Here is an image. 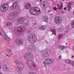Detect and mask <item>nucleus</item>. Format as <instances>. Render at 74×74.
Returning a JSON list of instances; mask_svg holds the SVG:
<instances>
[{
	"label": "nucleus",
	"instance_id": "obj_35",
	"mask_svg": "<svg viewBox=\"0 0 74 74\" xmlns=\"http://www.w3.org/2000/svg\"><path fill=\"white\" fill-rule=\"evenodd\" d=\"M39 29L40 30H42V26H40L39 28Z\"/></svg>",
	"mask_w": 74,
	"mask_h": 74
},
{
	"label": "nucleus",
	"instance_id": "obj_7",
	"mask_svg": "<svg viewBox=\"0 0 74 74\" xmlns=\"http://www.w3.org/2000/svg\"><path fill=\"white\" fill-rule=\"evenodd\" d=\"M8 4L7 3L2 4L1 5L0 10L1 12H5L8 9Z\"/></svg>",
	"mask_w": 74,
	"mask_h": 74
},
{
	"label": "nucleus",
	"instance_id": "obj_30",
	"mask_svg": "<svg viewBox=\"0 0 74 74\" xmlns=\"http://www.w3.org/2000/svg\"><path fill=\"white\" fill-rule=\"evenodd\" d=\"M57 9H58V8H56V7H53V10H55V11H56V10H57Z\"/></svg>",
	"mask_w": 74,
	"mask_h": 74
},
{
	"label": "nucleus",
	"instance_id": "obj_27",
	"mask_svg": "<svg viewBox=\"0 0 74 74\" xmlns=\"http://www.w3.org/2000/svg\"><path fill=\"white\" fill-rule=\"evenodd\" d=\"M61 37H62V34H60L58 35V37L59 38H61Z\"/></svg>",
	"mask_w": 74,
	"mask_h": 74
},
{
	"label": "nucleus",
	"instance_id": "obj_2",
	"mask_svg": "<svg viewBox=\"0 0 74 74\" xmlns=\"http://www.w3.org/2000/svg\"><path fill=\"white\" fill-rule=\"evenodd\" d=\"M27 39L31 44H34L35 42L37 41V36L33 34L29 35L27 37Z\"/></svg>",
	"mask_w": 74,
	"mask_h": 74
},
{
	"label": "nucleus",
	"instance_id": "obj_3",
	"mask_svg": "<svg viewBox=\"0 0 74 74\" xmlns=\"http://www.w3.org/2000/svg\"><path fill=\"white\" fill-rule=\"evenodd\" d=\"M30 11V14L33 15H38L41 12L40 9L38 8H31Z\"/></svg>",
	"mask_w": 74,
	"mask_h": 74
},
{
	"label": "nucleus",
	"instance_id": "obj_10",
	"mask_svg": "<svg viewBox=\"0 0 74 74\" xmlns=\"http://www.w3.org/2000/svg\"><path fill=\"white\" fill-rule=\"evenodd\" d=\"M47 3V2L46 1H44L40 3V5L42 9H45L46 8Z\"/></svg>",
	"mask_w": 74,
	"mask_h": 74
},
{
	"label": "nucleus",
	"instance_id": "obj_46",
	"mask_svg": "<svg viewBox=\"0 0 74 74\" xmlns=\"http://www.w3.org/2000/svg\"><path fill=\"white\" fill-rule=\"evenodd\" d=\"M69 9H71V7H69Z\"/></svg>",
	"mask_w": 74,
	"mask_h": 74
},
{
	"label": "nucleus",
	"instance_id": "obj_57",
	"mask_svg": "<svg viewBox=\"0 0 74 74\" xmlns=\"http://www.w3.org/2000/svg\"><path fill=\"white\" fill-rule=\"evenodd\" d=\"M64 1V0H62L63 1Z\"/></svg>",
	"mask_w": 74,
	"mask_h": 74
},
{
	"label": "nucleus",
	"instance_id": "obj_50",
	"mask_svg": "<svg viewBox=\"0 0 74 74\" xmlns=\"http://www.w3.org/2000/svg\"><path fill=\"white\" fill-rule=\"evenodd\" d=\"M0 74H2V73L1 71H0Z\"/></svg>",
	"mask_w": 74,
	"mask_h": 74
},
{
	"label": "nucleus",
	"instance_id": "obj_16",
	"mask_svg": "<svg viewBox=\"0 0 74 74\" xmlns=\"http://www.w3.org/2000/svg\"><path fill=\"white\" fill-rule=\"evenodd\" d=\"M62 4H63V3H61V5H60L57 6L58 10H63V5H62Z\"/></svg>",
	"mask_w": 74,
	"mask_h": 74
},
{
	"label": "nucleus",
	"instance_id": "obj_24",
	"mask_svg": "<svg viewBox=\"0 0 74 74\" xmlns=\"http://www.w3.org/2000/svg\"><path fill=\"white\" fill-rule=\"evenodd\" d=\"M9 37H8V36H7V35H5L4 36V38L5 40H7L8 38Z\"/></svg>",
	"mask_w": 74,
	"mask_h": 74
},
{
	"label": "nucleus",
	"instance_id": "obj_18",
	"mask_svg": "<svg viewBox=\"0 0 74 74\" xmlns=\"http://www.w3.org/2000/svg\"><path fill=\"white\" fill-rule=\"evenodd\" d=\"M13 25V23L11 22H8L5 24L6 26H10Z\"/></svg>",
	"mask_w": 74,
	"mask_h": 74
},
{
	"label": "nucleus",
	"instance_id": "obj_44",
	"mask_svg": "<svg viewBox=\"0 0 74 74\" xmlns=\"http://www.w3.org/2000/svg\"><path fill=\"white\" fill-rule=\"evenodd\" d=\"M44 64L45 65V67H47V66L46 65V64Z\"/></svg>",
	"mask_w": 74,
	"mask_h": 74
},
{
	"label": "nucleus",
	"instance_id": "obj_5",
	"mask_svg": "<svg viewBox=\"0 0 74 74\" xmlns=\"http://www.w3.org/2000/svg\"><path fill=\"white\" fill-rule=\"evenodd\" d=\"M19 12H14L10 13L8 16L7 19L8 20H12L14 18H16L18 15Z\"/></svg>",
	"mask_w": 74,
	"mask_h": 74
},
{
	"label": "nucleus",
	"instance_id": "obj_23",
	"mask_svg": "<svg viewBox=\"0 0 74 74\" xmlns=\"http://www.w3.org/2000/svg\"><path fill=\"white\" fill-rule=\"evenodd\" d=\"M15 8H16L13 5H12L10 7V9L11 10H14V9H15Z\"/></svg>",
	"mask_w": 74,
	"mask_h": 74
},
{
	"label": "nucleus",
	"instance_id": "obj_31",
	"mask_svg": "<svg viewBox=\"0 0 74 74\" xmlns=\"http://www.w3.org/2000/svg\"><path fill=\"white\" fill-rule=\"evenodd\" d=\"M28 74H37L35 73L32 72L29 73Z\"/></svg>",
	"mask_w": 74,
	"mask_h": 74
},
{
	"label": "nucleus",
	"instance_id": "obj_59",
	"mask_svg": "<svg viewBox=\"0 0 74 74\" xmlns=\"http://www.w3.org/2000/svg\"><path fill=\"white\" fill-rule=\"evenodd\" d=\"M59 5V4H58V5Z\"/></svg>",
	"mask_w": 74,
	"mask_h": 74
},
{
	"label": "nucleus",
	"instance_id": "obj_52",
	"mask_svg": "<svg viewBox=\"0 0 74 74\" xmlns=\"http://www.w3.org/2000/svg\"><path fill=\"white\" fill-rule=\"evenodd\" d=\"M74 58V56H73L72 57V58Z\"/></svg>",
	"mask_w": 74,
	"mask_h": 74
},
{
	"label": "nucleus",
	"instance_id": "obj_51",
	"mask_svg": "<svg viewBox=\"0 0 74 74\" xmlns=\"http://www.w3.org/2000/svg\"><path fill=\"white\" fill-rule=\"evenodd\" d=\"M42 0H40V2H41V1H42Z\"/></svg>",
	"mask_w": 74,
	"mask_h": 74
},
{
	"label": "nucleus",
	"instance_id": "obj_55",
	"mask_svg": "<svg viewBox=\"0 0 74 74\" xmlns=\"http://www.w3.org/2000/svg\"><path fill=\"white\" fill-rule=\"evenodd\" d=\"M6 56H8V54H7L6 55Z\"/></svg>",
	"mask_w": 74,
	"mask_h": 74
},
{
	"label": "nucleus",
	"instance_id": "obj_33",
	"mask_svg": "<svg viewBox=\"0 0 74 74\" xmlns=\"http://www.w3.org/2000/svg\"><path fill=\"white\" fill-rule=\"evenodd\" d=\"M3 62L4 63H7V60H3Z\"/></svg>",
	"mask_w": 74,
	"mask_h": 74
},
{
	"label": "nucleus",
	"instance_id": "obj_29",
	"mask_svg": "<svg viewBox=\"0 0 74 74\" xmlns=\"http://www.w3.org/2000/svg\"><path fill=\"white\" fill-rule=\"evenodd\" d=\"M42 30H44V29H46V26L45 25L42 26Z\"/></svg>",
	"mask_w": 74,
	"mask_h": 74
},
{
	"label": "nucleus",
	"instance_id": "obj_60",
	"mask_svg": "<svg viewBox=\"0 0 74 74\" xmlns=\"http://www.w3.org/2000/svg\"><path fill=\"white\" fill-rule=\"evenodd\" d=\"M73 47H74V46H73Z\"/></svg>",
	"mask_w": 74,
	"mask_h": 74
},
{
	"label": "nucleus",
	"instance_id": "obj_39",
	"mask_svg": "<svg viewBox=\"0 0 74 74\" xmlns=\"http://www.w3.org/2000/svg\"><path fill=\"white\" fill-rule=\"evenodd\" d=\"M15 62L16 63V64H18V61L16 60L15 61Z\"/></svg>",
	"mask_w": 74,
	"mask_h": 74
},
{
	"label": "nucleus",
	"instance_id": "obj_20",
	"mask_svg": "<svg viewBox=\"0 0 74 74\" xmlns=\"http://www.w3.org/2000/svg\"><path fill=\"white\" fill-rule=\"evenodd\" d=\"M18 3L17 2H16L14 3L13 5L16 8L17 7L18 5Z\"/></svg>",
	"mask_w": 74,
	"mask_h": 74
},
{
	"label": "nucleus",
	"instance_id": "obj_21",
	"mask_svg": "<svg viewBox=\"0 0 74 74\" xmlns=\"http://www.w3.org/2000/svg\"><path fill=\"white\" fill-rule=\"evenodd\" d=\"M65 46H64L63 45H60L59 46V48H60V49H64V48H65Z\"/></svg>",
	"mask_w": 74,
	"mask_h": 74
},
{
	"label": "nucleus",
	"instance_id": "obj_26",
	"mask_svg": "<svg viewBox=\"0 0 74 74\" xmlns=\"http://www.w3.org/2000/svg\"><path fill=\"white\" fill-rule=\"evenodd\" d=\"M16 24L17 25H19V20H18L17 21H16Z\"/></svg>",
	"mask_w": 74,
	"mask_h": 74
},
{
	"label": "nucleus",
	"instance_id": "obj_13",
	"mask_svg": "<svg viewBox=\"0 0 74 74\" xmlns=\"http://www.w3.org/2000/svg\"><path fill=\"white\" fill-rule=\"evenodd\" d=\"M42 19L43 21L45 22H48L49 21V18L47 16H44L42 17Z\"/></svg>",
	"mask_w": 74,
	"mask_h": 74
},
{
	"label": "nucleus",
	"instance_id": "obj_45",
	"mask_svg": "<svg viewBox=\"0 0 74 74\" xmlns=\"http://www.w3.org/2000/svg\"><path fill=\"white\" fill-rule=\"evenodd\" d=\"M1 65H0V70H1Z\"/></svg>",
	"mask_w": 74,
	"mask_h": 74
},
{
	"label": "nucleus",
	"instance_id": "obj_40",
	"mask_svg": "<svg viewBox=\"0 0 74 74\" xmlns=\"http://www.w3.org/2000/svg\"><path fill=\"white\" fill-rule=\"evenodd\" d=\"M72 65L73 66H74V62H72Z\"/></svg>",
	"mask_w": 74,
	"mask_h": 74
},
{
	"label": "nucleus",
	"instance_id": "obj_34",
	"mask_svg": "<svg viewBox=\"0 0 74 74\" xmlns=\"http://www.w3.org/2000/svg\"><path fill=\"white\" fill-rule=\"evenodd\" d=\"M35 70H38V68L37 67H36L35 68Z\"/></svg>",
	"mask_w": 74,
	"mask_h": 74
},
{
	"label": "nucleus",
	"instance_id": "obj_12",
	"mask_svg": "<svg viewBox=\"0 0 74 74\" xmlns=\"http://www.w3.org/2000/svg\"><path fill=\"white\" fill-rule=\"evenodd\" d=\"M15 42L17 45H21L24 43L23 40L22 39H16V40Z\"/></svg>",
	"mask_w": 74,
	"mask_h": 74
},
{
	"label": "nucleus",
	"instance_id": "obj_42",
	"mask_svg": "<svg viewBox=\"0 0 74 74\" xmlns=\"http://www.w3.org/2000/svg\"><path fill=\"white\" fill-rule=\"evenodd\" d=\"M29 68L31 69H33V67H32V66H29Z\"/></svg>",
	"mask_w": 74,
	"mask_h": 74
},
{
	"label": "nucleus",
	"instance_id": "obj_38",
	"mask_svg": "<svg viewBox=\"0 0 74 74\" xmlns=\"http://www.w3.org/2000/svg\"><path fill=\"white\" fill-rule=\"evenodd\" d=\"M59 59H62V56H60L59 57Z\"/></svg>",
	"mask_w": 74,
	"mask_h": 74
},
{
	"label": "nucleus",
	"instance_id": "obj_17",
	"mask_svg": "<svg viewBox=\"0 0 74 74\" xmlns=\"http://www.w3.org/2000/svg\"><path fill=\"white\" fill-rule=\"evenodd\" d=\"M25 21V18H20L18 19L20 24H22L23 23V21Z\"/></svg>",
	"mask_w": 74,
	"mask_h": 74
},
{
	"label": "nucleus",
	"instance_id": "obj_14",
	"mask_svg": "<svg viewBox=\"0 0 74 74\" xmlns=\"http://www.w3.org/2000/svg\"><path fill=\"white\" fill-rule=\"evenodd\" d=\"M3 70L5 71H7L9 69V66L8 65H6L3 66Z\"/></svg>",
	"mask_w": 74,
	"mask_h": 74
},
{
	"label": "nucleus",
	"instance_id": "obj_9",
	"mask_svg": "<svg viewBox=\"0 0 74 74\" xmlns=\"http://www.w3.org/2000/svg\"><path fill=\"white\" fill-rule=\"evenodd\" d=\"M27 49L31 51H36L37 49V48L33 45H30L27 47Z\"/></svg>",
	"mask_w": 74,
	"mask_h": 74
},
{
	"label": "nucleus",
	"instance_id": "obj_25",
	"mask_svg": "<svg viewBox=\"0 0 74 74\" xmlns=\"http://www.w3.org/2000/svg\"><path fill=\"white\" fill-rule=\"evenodd\" d=\"M63 29H58V32H63Z\"/></svg>",
	"mask_w": 74,
	"mask_h": 74
},
{
	"label": "nucleus",
	"instance_id": "obj_49",
	"mask_svg": "<svg viewBox=\"0 0 74 74\" xmlns=\"http://www.w3.org/2000/svg\"><path fill=\"white\" fill-rule=\"evenodd\" d=\"M31 31H28V33H30V32H31Z\"/></svg>",
	"mask_w": 74,
	"mask_h": 74
},
{
	"label": "nucleus",
	"instance_id": "obj_43",
	"mask_svg": "<svg viewBox=\"0 0 74 74\" xmlns=\"http://www.w3.org/2000/svg\"><path fill=\"white\" fill-rule=\"evenodd\" d=\"M0 35L1 36H2V34H1V32H0Z\"/></svg>",
	"mask_w": 74,
	"mask_h": 74
},
{
	"label": "nucleus",
	"instance_id": "obj_19",
	"mask_svg": "<svg viewBox=\"0 0 74 74\" xmlns=\"http://www.w3.org/2000/svg\"><path fill=\"white\" fill-rule=\"evenodd\" d=\"M51 31L53 33L52 34H54L55 36H56V30L55 29H53V30H51Z\"/></svg>",
	"mask_w": 74,
	"mask_h": 74
},
{
	"label": "nucleus",
	"instance_id": "obj_48",
	"mask_svg": "<svg viewBox=\"0 0 74 74\" xmlns=\"http://www.w3.org/2000/svg\"><path fill=\"white\" fill-rule=\"evenodd\" d=\"M70 5H69V4H68V6H67V7H69Z\"/></svg>",
	"mask_w": 74,
	"mask_h": 74
},
{
	"label": "nucleus",
	"instance_id": "obj_1",
	"mask_svg": "<svg viewBox=\"0 0 74 74\" xmlns=\"http://www.w3.org/2000/svg\"><path fill=\"white\" fill-rule=\"evenodd\" d=\"M15 34L17 36L22 35L23 32H26V28L24 27H22L21 26L15 27L14 28Z\"/></svg>",
	"mask_w": 74,
	"mask_h": 74
},
{
	"label": "nucleus",
	"instance_id": "obj_22",
	"mask_svg": "<svg viewBox=\"0 0 74 74\" xmlns=\"http://www.w3.org/2000/svg\"><path fill=\"white\" fill-rule=\"evenodd\" d=\"M65 61L67 63H69V64L71 63V61L70 60H66Z\"/></svg>",
	"mask_w": 74,
	"mask_h": 74
},
{
	"label": "nucleus",
	"instance_id": "obj_11",
	"mask_svg": "<svg viewBox=\"0 0 74 74\" xmlns=\"http://www.w3.org/2000/svg\"><path fill=\"white\" fill-rule=\"evenodd\" d=\"M53 60L51 59H45L44 62H43L42 63L43 64H51L53 63Z\"/></svg>",
	"mask_w": 74,
	"mask_h": 74
},
{
	"label": "nucleus",
	"instance_id": "obj_56",
	"mask_svg": "<svg viewBox=\"0 0 74 74\" xmlns=\"http://www.w3.org/2000/svg\"><path fill=\"white\" fill-rule=\"evenodd\" d=\"M68 11H70V9H68Z\"/></svg>",
	"mask_w": 74,
	"mask_h": 74
},
{
	"label": "nucleus",
	"instance_id": "obj_6",
	"mask_svg": "<svg viewBox=\"0 0 74 74\" xmlns=\"http://www.w3.org/2000/svg\"><path fill=\"white\" fill-rule=\"evenodd\" d=\"M51 53V50L46 48L42 52V56L48 57L50 55Z\"/></svg>",
	"mask_w": 74,
	"mask_h": 74
},
{
	"label": "nucleus",
	"instance_id": "obj_41",
	"mask_svg": "<svg viewBox=\"0 0 74 74\" xmlns=\"http://www.w3.org/2000/svg\"><path fill=\"white\" fill-rule=\"evenodd\" d=\"M64 9L65 10V11H66V10H67V8H66V7L64 8Z\"/></svg>",
	"mask_w": 74,
	"mask_h": 74
},
{
	"label": "nucleus",
	"instance_id": "obj_53",
	"mask_svg": "<svg viewBox=\"0 0 74 74\" xmlns=\"http://www.w3.org/2000/svg\"><path fill=\"white\" fill-rule=\"evenodd\" d=\"M51 12V10L49 11V12Z\"/></svg>",
	"mask_w": 74,
	"mask_h": 74
},
{
	"label": "nucleus",
	"instance_id": "obj_4",
	"mask_svg": "<svg viewBox=\"0 0 74 74\" xmlns=\"http://www.w3.org/2000/svg\"><path fill=\"white\" fill-rule=\"evenodd\" d=\"M33 55L30 52H27L25 55V59L27 60V63L28 65H30V64L29 62L32 61L33 60Z\"/></svg>",
	"mask_w": 74,
	"mask_h": 74
},
{
	"label": "nucleus",
	"instance_id": "obj_8",
	"mask_svg": "<svg viewBox=\"0 0 74 74\" xmlns=\"http://www.w3.org/2000/svg\"><path fill=\"white\" fill-rule=\"evenodd\" d=\"M54 21L55 23L59 24L62 22V18L59 16H56L54 18Z\"/></svg>",
	"mask_w": 74,
	"mask_h": 74
},
{
	"label": "nucleus",
	"instance_id": "obj_54",
	"mask_svg": "<svg viewBox=\"0 0 74 74\" xmlns=\"http://www.w3.org/2000/svg\"><path fill=\"white\" fill-rule=\"evenodd\" d=\"M11 1H14V0H10Z\"/></svg>",
	"mask_w": 74,
	"mask_h": 74
},
{
	"label": "nucleus",
	"instance_id": "obj_32",
	"mask_svg": "<svg viewBox=\"0 0 74 74\" xmlns=\"http://www.w3.org/2000/svg\"><path fill=\"white\" fill-rule=\"evenodd\" d=\"M6 40V41H8V42H9L10 41V38L9 37Z\"/></svg>",
	"mask_w": 74,
	"mask_h": 74
},
{
	"label": "nucleus",
	"instance_id": "obj_36",
	"mask_svg": "<svg viewBox=\"0 0 74 74\" xmlns=\"http://www.w3.org/2000/svg\"><path fill=\"white\" fill-rule=\"evenodd\" d=\"M9 53L10 55H12V51H10L9 52Z\"/></svg>",
	"mask_w": 74,
	"mask_h": 74
},
{
	"label": "nucleus",
	"instance_id": "obj_28",
	"mask_svg": "<svg viewBox=\"0 0 74 74\" xmlns=\"http://www.w3.org/2000/svg\"><path fill=\"white\" fill-rule=\"evenodd\" d=\"M72 27L73 28H74V21H73L71 23Z\"/></svg>",
	"mask_w": 74,
	"mask_h": 74
},
{
	"label": "nucleus",
	"instance_id": "obj_15",
	"mask_svg": "<svg viewBox=\"0 0 74 74\" xmlns=\"http://www.w3.org/2000/svg\"><path fill=\"white\" fill-rule=\"evenodd\" d=\"M30 7H31V3H28L25 4V9H29Z\"/></svg>",
	"mask_w": 74,
	"mask_h": 74
},
{
	"label": "nucleus",
	"instance_id": "obj_47",
	"mask_svg": "<svg viewBox=\"0 0 74 74\" xmlns=\"http://www.w3.org/2000/svg\"><path fill=\"white\" fill-rule=\"evenodd\" d=\"M62 51H64V49H62Z\"/></svg>",
	"mask_w": 74,
	"mask_h": 74
},
{
	"label": "nucleus",
	"instance_id": "obj_58",
	"mask_svg": "<svg viewBox=\"0 0 74 74\" xmlns=\"http://www.w3.org/2000/svg\"><path fill=\"white\" fill-rule=\"evenodd\" d=\"M10 56H8V57H10Z\"/></svg>",
	"mask_w": 74,
	"mask_h": 74
},
{
	"label": "nucleus",
	"instance_id": "obj_37",
	"mask_svg": "<svg viewBox=\"0 0 74 74\" xmlns=\"http://www.w3.org/2000/svg\"><path fill=\"white\" fill-rule=\"evenodd\" d=\"M32 65L33 66H36V64L34 63H33L32 64Z\"/></svg>",
	"mask_w": 74,
	"mask_h": 74
}]
</instances>
